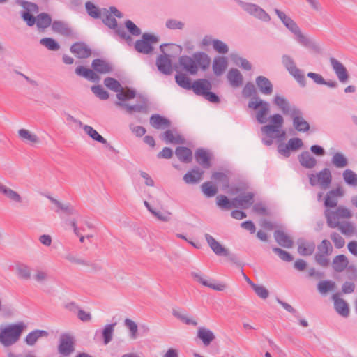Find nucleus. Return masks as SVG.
Returning a JSON list of instances; mask_svg holds the SVG:
<instances>
[{"mask_svg": "<svg viewBox=\"0 0 357 357\" xmlns=\"http://www.w3.org/2000/svg\"><path fill=\"white\" fill-rule=\"evenodd\" d=\"M273 251L276 255H278V256L282 260H283L284 261L289 262V261H291L293 260V259H294V257H292V255L290 253H289L288 252H287L285 250H282L281 248H273Z\"/></svg>", "mask_w": 357, "mask_h": 357, "instance_id": "63", "label": "nucleus"}, {"mask_svg": "<svg viewBox=\"0 0 357 357\" xmlns=\"http://www.w3.org/2000/svg\"><path fill=\"white\" fill-rule=\"evenodd\" d=\"M104 84L110 90L116 92L117 93L122 90V86L115 79L112 77H107L104 80Z\"/></svg>", "mask_w": 357, "mask_h": 357, "instance_id": "54", "label": "nucleus"}, {"mask_svg": "<svg viewBox=\"0 0 357 357\" xmlns=\"http://www.w3.org/2000/svg\"><path fill=\"white\" fill-rule=\"evenodd\" d=\"M255 82L262 94L271 95L273 93V84L267 77L261 75L258 76L256 77Z\"/></svg>", "mask_w": 357, "mask_h": 357, "instance_id": "19", "label": "nucleus"}, {"mask_svg": "<svg viewBox=\"0 0 357 357\" xmlns=\"http://www.w3.org/2000/svg\"><path fill=\"white\" fill-rule=\"evenodd\" d=\"M330 237L336 248L340 249L344 246L345 241L339 234L333 232Z\"/></svg>", "mask_w": 357, "mask_h": 357, "instance_id": "64", "label": "nucleus"}, {"mask_svg": "<svg viewBox=\"0 0 357 357\" xmlns=\"http://www.w3.org/2000/svg\"><path fill=\"white\" fill-rule=\"evenodd\" d=\"M26 328V325L23 321L15 324H10L0 328V343L6 347H10L17 343Z\"/></svg>", "mask_w": 357, "mask_h": 357, "instance_id": "2", "label": "nucleus"}, {"mask_svg": "<svg viewBox=\"0 0 357 357\" xmlns=\"http://www.w3.org/2000/svg\"><path fill=\"white\" fill-rule=\"evenodd\" d=\"M214 50L219 54H227L229 52L228 45L220 40H215L213 46Z\"/></svg>", "mask_w": 357, "mask_h": 357, "instance_id": "62", "label": "nucleus"}, {"mask_svg": "<svg viewBox=\"0 0 357 357\" xmlns=\"http://www.w3.org/2000/svg\"><path fill=\"white\" fill-rule=\"evenodd\" d=\"M337 228H338L342 234L347 236H352L355 231L354 225L348 221L341 222Z\"/></svg>", "mask_w": 357, "mask_h": 357, "instance_id": "46", "label": "nucleus"}, {"mask_svg": "<svg viewBox=\"0 0 357 357\" xmlns=\"http://www.w3.org/2000/svg\"><path fill=\"white\" fill-rule=\"evenodd\" d=\"M331 162L337 168H344L348 165L347 158L341 153H335Z\"/></svg>", "mask_w": 357, "mask_h": 357, "instance_id": "44", "label": "nucleus"}, {"mask_svg": "<svg viewBox=\"0 0 357 357\" xmlns=\"http://www.w3.org/2000/svg\"><path fill=\"white\" fill-rule=\"evenodd\" d=\"M135 96H136L135 91L130 89H127L125 90L122 87V90L120 91L116 94V98L119 100V102H123L126 100L133 99L135 97Z\"/></svg>", "mask_w": 357, "mask_h": 357, "instance_id": "50", "label": "nucleus"}, {"mask_svg": "<svg viewBox=\"0 0 357 357\" xmlns=\"http://www.w3.org/2000/svg\"><path fill=\"white\" fill-rule=\"evenodd\" d=\"M0 193L6 196L8 199H10L12 202L18 204H21L22 202V197L17 192L4 185L1 183H0Z\"/></svg>", "mask_w": 357, "mask_h": 357, "instance_id": "26", "label": "nucleus"}, {"mask_svg": "<svg viewBox=\"0 0 357 357\" xmlns=\"http://www.w3.org/2000/svg\"><path fill=\"white\" fill-rule=\"evenodd\" d=\"M197 337L205 347H208L215 339L213 332L205 327H199L197 330Z\"/></svg>", "mask_w": 357, "mask_h": 357, "instance_id": "20", "label": "nucleus"}, {"mask_svg": "<svg viewBox=\"0 0 357 357\" xmlns=\"http://www.w3.org/2000/svg\"><path fill=\"white\" fill-rule=\"evenodd\" d=\"M16 273L19 278L24 280H29L31 278V268L23 264L16 266Z\"/></svg>", "mask_w": 357, "mask_h": 357, "instance_id": "51", "label": "nucleus"}, {"mask_svg": "<svg viewBox=\"0 0 357 357\" xmlns=\"http://www.w3.org/2000/svg\"><path fill=\"white\" fill-rule=\"evenodd\" d=\"M18 135L22 140L26 143L38 144L40 142L39 138L36 135L26 129H20L18 130Z\"/></svg>", "mask_w": 357, "mask_h": 357, "instance_id": "38", "label": "nucleus"}, {"mask_svg": "<svg viewBox=\"0 0 357 357\" xmlns=\"http://www.w3.org/2000/svg\"><path fill=\"white\" fill-rule=\"evenodd\" d=\"M201 188L203 193L208 197H212L218 192L217 188L209 181L202 183Z\"/></svg>", "mask_w": 357, "mask_h": 357, "instance_id": "53", "label": "nucleus"}, {"mask_svg": "<svg viewBox=\"0 0 357 357\" xmlns=\"http://www.w3.org/2000/svg\"><path fill=\"white\" fill-rule=\"evenodd\" d=\"M176 82L184 89L191 90L192 84L190 79L184 73H178L175 76Z\"/></svg>", "mask_w": 357, "mask_h": 357, "instance_id": "43", "label": "nucleus"}, {"mask_svg": "<svg viewBox=\"0 0 357 357\" xmlns=\"http://www.w3.org/2000/svg\"><path fill=\"white\" fill-rule=\"evenodd\" d=\"M175 154L178 160L184 163H189L192 160V152L187 147H177L175 151Z\"/></svg>", "mask_w": 357, "mask_h": 357, "instance_id": "32", "label": "nucleus"}, {"mask_svg": "<svg viewBox=\"0 0 357 357\" xmlns=\"http://www.w3.org/2000/svg\"><path fill=\"white\" fill-rule=\"evenodd\" d=\"M83 130L84 132L91 137L93 140L97 141L100 143H102L105 145H108L107 141L101 136L96 130H94L91 126L88 125H84L83 127Z\"/></svg>", "mask_w": 357, "mask_h": 357, "instance_id": "42", "label": "nucleus"}, {"mask_svg": "<svg viewBox=\"0 0 357 357\" xmlns=\"http://www.w3.org/2000/svg\"><path fill=\"white\" fill-rule=\"evenodd\" d=\"M227 67V60L224 56H217L213 62V70L215 75H221Z\"/></svg>", "mask_w": 357, "mask_h": 357, "instance_id": "30", "label": "nucleus"}, {"mask_svg": "<svg viewBox=\"0 0 357 357\" xmlns=\"http://www.w3.org/2000/svg\"><path fill=\"white\" fill-rule=\"evenodd\" d=\"M298 160L301 165L307 169H312L317 165V160L308 151L303 152Z\"/></svg>", "mask_w": 357, "mask_h": 357, "instance_id": "35", "label": "nucleus"}, {"mask_svg": "<svg viewBox=\"0 0 357 357\" xmlns=\"http://www.w3.org/2000/svg\"><path fill=\"white\" fill-rule=\"evenodd\" d=\"M150 124L155 129H161L170 126V121L159 114H153L150 118Z\"/></svg>", "mask_w": 357, "mask_h": 357, "instance_id": "31", "label": "nucleus"}, {"mask_svg": "<svg viewBox=\"0 0 357 357\" xmlns=\"http://www.w3.org/2000/svg\"><path fill=\"white\" fill-rule=\"evenodd\" d=\"M211 178L222 183L223 186L227 188L229 186V178L223 172H215L212 174Z\"/></svg>", "mask_w": 357, "mask_h": 357, "instance_id": "61", "label": "nucleus"}, {"mask_svg": "<svg viewBox=\"0 0 357 357\" xmlns=\"http://www.w3.org/2000/svg\"><path fill=\"white\" fill-rule=\"evenodd\" d=\"M191 276L197 282L202 285L209 287L213 290L222 291L227 288V285L224 283H213L205 279L201 272L192 271Z\"/></svg>", "mask_w": 357, "mask_h": 357, "instance_id": "13", "label": "nucleus"}, {"mask_svg": "<svg viewBox=\"0 0 357 357\" xmlns=\"http://www.w3.org/2000/svg\"><path fill=\"white\" fill-rule=\"evenodd\" d=\"M204 173L203 170L195 167L183 176V181L188 184L198 183L202 180Z\"/></svg>", "mask_w": 357, "mask_h": 357, "instance_id": "23", "label": "nucleus"}, {"mask_svg": "<svg viewBox=\"0 0 357 357\" xmlns=\"http://www.w3.org/2000/svg\"><path fill=\"white\" fill-rule=\"evenodd\" d=\"M48 335V332L45 330H34L26 335L25 342L29 346H33L40 337H46Z\"/></svg>", "mask_w": 357, "mask_h": 357, "instance_id": "34", "label": "nucleus"}, {"mask_svg": "<svg viewBox=\"0 0 357 357\" xmlns=\"http://www.w3.org/2000/svg\"><path fill=\"white\" fill-rule=\"evenodd\" d=\"M212 88L211 83L206 79H199L192 83V89L198 96L204 95Z\"/></svg>", "mask_w": 357, "mask_h": 357, "instance_id": "17", "label": "nucleus"}, {"mask_svg": "<svg viewBox=\"0 0 357 357\" xmlns=\"http://www.w3.org/2000/svg\"><path fill=\"white\" fill-rule=\"evenodd\" d=\"M85 8L89 15L93 18H99L100 17V11L98 7H96L91 1H87L85 4Z\"/></svg>", "mask_w": 357, "mask_h": 357, "instance_id": "59", "label": "nucleus"}, {"mask_svg": "<svg viewBox=\"0 0 357 357\" xmlns=\"http://www.w3.org/2000/svg\"><path fill=\"white\" fill-rule=\"evenodd\" d=\"M91 66L96 72L101 74L108 73L112 70V66L106 61L100 59H94Z\"/></svg>", "mask_w": 357, "mask_h": 357, "instance_id": "28", "label": "nucleus"}, {"mask_svg": "<svg viewBox=\"0 0 357 357\" xmlns=\"http://www.w3.org/2000/svg\"><path fill=\"white\" fill-rule=\"evenodd\" d=\"M161 139L164 140L166 143L171 144H183L184 139L183 138L178 134H174V132L171 130H166L161 136Z\"/></svg>", "mask_w": 357, "mask_h": 357, "instance_id": "37", "label": "nucleus"}, {"mask_svg": "<svg viewBox=\"0 0 357 357\" xmlns=\"http://www.w3.org/2000/svg\"><path fill=\"white\" fill-rule=\"evenodd\" d=\"M317 178L319 185L323 189H326L329 187L332 181V176L331 171L328 168H324L317 174Z\"/></svg>", "mask_w": 357, "mask_h": 357, "instance_id": "29", "label": "nucleus"}, {"mask_svg": "<svg viewBox=\"0 0 357 357\" xmlns=\"http://www.w3.org/2000/svg\"><path fill=\"white\" fill-rule=\"evenodd\" d=\"M40 43L52 51H56L60 48L59 43L52 38H42Z\"/></svg>", "mask_w": 357, "mask_h": 357, "instance_id": "55", "label": "nucleus"}, {"mask_svg": "<svg viewBox=\"0 0 357 357\" xmlns=\"http://www.w3.org/2000/svg\"><path fill=\"white\" fill-rule=\"evenodd\" d=\"M329 61L339 81L342 83L347 82L349 75L344 66L334 57H331Z\"/></svg>", "mask_w": 357, "mask_h": 357, "instance_id": "12", "label": "nucleus"}, {"mask_svg": "<svg viewBox=\"0 0 357 357\" xmlns=\"http://www.w3.org/2000/svg\"><path fill=\"white\" fill-rule=\"evenodd\" d=\"M36 24L38 30L43 31L52 24V18L46 13H41L36 16Z\"/></svg>", "mask_w": 357, "mask_h": 357, "instance_id": "33", "label": "nucleus"}, {"mask_svg": "<svg viewBox=\"0 0 357 357\" xmlns=\"http://www.w3.org/2000/svg\"><path fill=\"white\" fill-rule=\"evenodd\" d=\"M172 314L181 320L182 322L188 324L196 326L197 325V322L190 318H189L185 314L178 312L177 310H173Z\"/></svg>", "mask_w": 357, "mask_h": 357, "instance_id": "56", "label": "nucleus"}, {"mask_svg": "<svg viewBox=\"0 0 357 357\" xmlns=\"http://www.w3.org/2000/svg\"><path fill=\"white\" fill-rule=\"evenodd\" d=\"M282 63L288 73L296 80L301 86L306 85V79L303 71L296 67L294 59L288 54L282 56Z\"/></svg>", "mask_w": 357, "mask_h": 357, "instance_id": "6", "label": "nucleus"}, {"mask_svg": "<svg viewBox=\"0 0 357 357\" xmlns=\"http://www.w3.org/2000/svg\"><path fill=\"white\" fill-rule=\"evenodd\" d=\"M231 59L236 65L239 66L243 69L246 70H251L252 65L247 59L237 55H231Z\"/></svg>", "mask_w": 357, "mask_h": 357, "instance_id": "57", "label": "nucleus"}, {"mask_svg": "<svg viewBox=\"0 0 357 357\" xmlns=\"http://www.w3.org/2000/svg\"><path fill=\"white\" fill-rule=\"evenodd\" d=\"M315 249V244L313 242H300L298 247V252L301 255H311Z\"/></svg>", "mask_w": 357, "mask_h": 357, "instance_id": "41", "label": "nucleus"}, {"mask_svg": "<svg viewBox=\"0 0 357 357\" xmlns=\"http://www.w3.org/2000/svg\"><path fill=\"white\" fill-rule=\"evenodd\" d=\"M250 286L256 294L262 299H266L268 297L269 292L263 285H257L253 282H250Z\"/></svg>", "mask_w": 357, "mask_h": 357, "instance_id": "58", "label": "nucleus"}, {"mask_svg": "<svg viewBox=\"0 0 357 357\" xmlns=\"http://www.w3.org/2000/svg\"><path fill=\"white\" fill-rule=\"evenodd\" d=\"M294 128L298 132H307L310 130V124L303 118V112L297 108L290 116Z\"/></svg>", "mask_w": 357, "mask_h": 357, "instance_id": "11", "label": "nucleus"}, {"mask_svg": "<svg viewBox=\"0 0 357 357\" xmlns=\"http://www.w3.org/2000/svg\"><path fill=\"white\" fill-rule=\"evenodd\" d=\"M70 51L80 59L88 58L91 54V50L83 43H74L70 47Z\"/></svg>", "mask_w": 357, "mask_h": 357, "instance_id": "22", "label": "nucleus"}, {"mask_svg": "<svg viewBox=\"0 0 357 357\" xmlns=\"http://www.w3.org/2000/svg\"><path fill=\"white\" fill-rule=\"evenodd\" d=\"M349 261L344 255H339L333 260V268L336 272H342L348 266Z\"/></svg>", "mask_w": 357, "mask_h": 357, "instance_id": "36", "label": "nucleus"}, {"mask_svg": "<svg viewBox=\"0 0 357 357\" xmlns=\"http://www.w3.org/2000/svg\"><path fill=\"white\" fill-rule=\"evenodd\" d=\"M217 205L223 210H229L234 207L233 199L230 201L225 195H220L216 197Z\"/></svg>", "mask_w": 357, "mask_h": 357, "instance_id": "48", "label": "nucleus"}, {"mask_svg": "<svg viewBox=\"0 0 357 357\" xmlns=\"http://www.w3.org/2000/svg\"><path fill=\"white\" fill-rule=\"evenodd\" d=\"M271 124L266 125L261 127V130L263 134L270 138H282L285 136V132L280 129L282 127L284 123L283 117L279 114H275L270 116Z\"/></svg>", "mask_w": 357, "mask_h": 357, "instance_id": "4", "label": "nucleus"}, {"mask_svg": "<svg viewBox=\"0 0 357 357\" xmlns=\"http://www.w3.org/2000/svg\"><path fill=\"white\" fill-rule=\"evenodd\" d=\"M58 350L61 354L69 356L74 351L73 337L67 334L62 335Z\"/></svg>", "mask_w": 357, "mask_h": 357, "instance_id": "15", "label": "nucleus"}, {"mask_svg": "<svg viewBox=\"0 0 357 357\" xmlns=\"http://www.w3.org/2000/svg\"><path fill=\"white\" fill-rule=\"evenodd\" d=\"M335 283L331 280H323L318 283L317 289L321 294H325L335 289Z\"/></svg>", "mask_w": 357, "mask_h": 357, "instance_id": "49", "label": "nucleus"}, {"mask_svg": "<svg viewBox=\"0 0 357 357\" xmlns=\"http://www.w3.org/2000/svg\"><path fill=\"white\" fill-rule=\"evenodd\" d=\"M124 325L130 331V337L132 340L137 339L138 331L137 324L130 319L126 318L124 321Z\"/></svg>", "mask_w": 357, "mask_h": 357, "instance_id": "52", "label": "nucleus"}, {"mask_svg": "<svg viewBox=\"0 0 357 357\" xmlns=\"http://www.w3.org/2000/svg\"><path fill=\"white\" fill-rule=\"evenodd\" d=\"M332 299L334 301V307L337 312L342 317H348L349 314V309L346 301L342 298H339L338 294H334L332 296Z\"/></svg>", "mask_w": 357, "mask_h": 357, "instance_id": "18", "label": "nucleus"}, {"mask_svg": "<svg viewBox=\"0 0 357 357\" xmlns=\"http://www.w3.org/2000/svg\"><path fill=\"white\" fill-rule=\"evenodd\" d=\"M205 238L211 249L218 256L227 257L228 261L232 264L240 266V261L238 256L234 253H231L229 250L224 248L219 242H218L211 235L205 234Z\"/></svg>", "mask_w": 357, "mask_h": 357, "instance_id": "5", "label": "nucleus"}, {"mask_svg": "<svg viewBox=\"0 0 357 357\" xmlns=\"http://www.w3.org/2000/svg\"><path fill=\"white\" fill-rule=\"evenodd\" d=\"M92 92L101 100H107L109 98V93L100 85L93 86L91 87Z\"/></svg>", "mask_w": 357, "mask_h": 357, "instance_id": "60", "label": "nucleus"}, {"mask_svg": "<svg viewBox=\"0 0 357 357\" xmlns=\"http://www.w3.org/2000/svg\"><path fill=\"white\" fill-rule=\"evenodd\" d=\"M116 324V323H114L105 326L102 332L105 344H107L112 341Z\"/></svg>", "mask_w": 357, "mask_h": 357, "instance_id": "47", "label": "nucleus"}, {"mask_svg": "<svg viewBox=\"0 0 357 357\" xmlns=\"http://www.w3.org/2000/svg\"><path fill=\"white\" fill-rule=\"evenodd\" d=\"M52 29L63 36H69L71 33L68 24L62 21L55 20L52 23Z\"/></svg>", "mask_w": 357, "mask_h": 357, "instance_id": "40", "label": "nucleus"}, {"mask_svg": "<svg viewBox=\"0 0 357 357\" xmlns=\"http://www.w3.org/2000/svg\"><path fill=\"white\" fill-rule=\"evenodd\" d=\"M196 162L204 169L211 167V158L209 153L203 149H198L195 153Z\"/></svg>", "mask_w": 357, "mask_h": 357, "instance_id": "21", "label": "nucleus"}, {"mask_svg": "<svg viewBox=\"0 0 357 357\" xmlns=\"http://www.w3.org/2000/svg\"><path fill=\"white\" fill-rule=\"evenodd\" d=\"M227 79L231 86L239 87L243 84V77L240 71L236 68H231L227 73Z\"/></svg>", "mask_w": 357, "mask_h": 357, "instance_id": "25", "label": "nucleus"}, {"mask_svg": "<svg viewBox=\"0 0 357 357\" xmlns=\"http://www.w3.org/2000/svg\"><path fill=\"white\" fill-rule=\"evenodd\" d=\"M159 39L157 36L145 33L142 35V39L135 42V49L139 53L144 54H151L153 51V44H156Z\"/></svg>", "mask_w": 357, "mask_h": 357, "instance_id": "8", "label": "nucleus"}, {"mask_svg": "<svg viewBox=\"0 0 357 357\" xmlns=\"http://www.w3.org/2000/svg\"><path fill=\"white\" fill-rule=\"evenodd\" d=\"M273 103L278 106L285 115L290 116L298 108L294 105H291L285 98L280 95L275 96Z\"/></svg>", "mask_w": 357, "mask_h": 357, "instance_id": "14", "label": "nucleus"}, {"mask_svg": "<svg viewBox=\"0 0 357 357\" xmlns=\"http://www.w3.org/2000/svg\"><path fill=\"white\" fill-rule=\"evenodd\" d=\"M165 46H167V44H162L160 46V51L164 54L157 57L156 66L161 73L169 75L172 73V66L169 56L165 53L164 47Z\"/></svg>", "mask_w": 357, "mask_h": 357, "instance_id": "10", "label": "nucleus"}, {"mask_svg": "<svg viewBox=\"0 0 357 357\" xmlns=\"http://www.w3.org/2000/svg\"><path fill=\"white\" fill-rule=\"evenodd\" d=\"M115 105L117 107L125 109L126 111L129 114H132V112H145L146 111V106L145 104H137L130 105L125 102H116Z\"/></svg>", "mask_w": 357, "mask_h": 357, "instance_id": "39", "label": "nucleus"}, {"mask_svg": "<svg viewBox=\"0 0 357 357\" xmlns=\"http://www.w3.org/2000/svg\"><path fill=\"white\" fill-rule=\"evenodd\" d=\"M342 176L345 183L351 186L357 185V174L351 169H347L342 173Z\"/></svg>", "mask_w": 357, "mask_h": 357, "instance_id": "45", "label": "nucleus"}, {"mask_svg": "<svg viewBox=\"0 0 357 357\" xmlns=\"http://www.w3.org/2000/svg\"><path fill=\"white\" fill-rule=\"evenodd\" d=\"M324 215L326 219L327 225L332 229L337 228L339 224L341 222L340 220L342 219L339 217L337 210L331 211L326 209L324 211Z\"/></svg>", "mask_w": 357, "mask_h": 357, "instance_id": "27", "label": "nucleus"}, {"mask_svg": "<svg viewBox=\"0 0 357 357\" xmlns=\"http://www.w3.org/2000/svg\"><path fill=\"white\" fill-rule=\"evenodd\" d=\"M274 238L276 242L282 247L290 248L293 246V240L283 231L276 230L274 232Z\"/></svg>", "mask_w": 357, "mask_h": 357, "instance_id": "24", "label": "nucleus"}, {"mask_svg": "<svg viewBox=\"0 0 357 357\" xmlns=\"http://www.w3.org/2000/svg\"><path fill=\"white\" fill-rule=\"evenodd\" d=\"M236 1L238 5L250 15H252L264 22L270 21L271 17L269 15L259 6L251 3H246L241 0H236Z\"/></svg>", "mask_w": 357, "mask_h": 357, "instance_id": "9", "label": "nucleus"}, {"mask_svg": "<svg viewBox=\"0 0 357 357\" xmlns=\"http://www.w3.org/2000/svg\"><path fill=\"white\" fill-rule=\"evenodd\" d=\"M233 204L235 208H242L247 209L251 206L254 202V194L252 192H248L241 195L233 199Z\"/></svg>", "mask_w": 357, "mask_h": 357, "instance_id": "16", "label": "nucleus"}, {"mask_svg": "<svg viewBox=\"0 0 357 357\" xmlns=\"http://www.w3.org/2000/svg\"><path fill=\"white\" fill-rule=\"evenodd\" d=\"M248 107L258 111L256 114V119L259 123L266 122V115L270 110V105L268 102L263 100L259 96H254L248 102Z\"/></svg>", "mask_w": 357, "mask_h": 357, "instance_id": "7", "label": "nucleus"}, {"mask_svg": "<svg viewBox=\"0 0 357 357\" xmlns=\"http://www.w3.org/2000/svg\"><path fill=\"white\" fill-rule=\"evenodd\" d=\"M180 67L190 75H196L200 68L203 71L208 69L211 64V58L205 52H197L192 56L183 55L178 59Z\"/></svg>", "mask_w": 357, "mask_h": 357, "instance_id": "1", "label": "nucleus"}, {"mask_svg": "<svg viewBox=\"0 0 357 357\" xmlns=\"http://www.w3.org/2000/svg\"><path fill=\"white\" fill-rule=\"evenodd\" d=\"M274 11L285 27L295 35L298 43L305 47L311 45V40L301 32L297 24L289 16L278 8Z\"/></svg>", "mask_w": 357, "mask_h": 357, "instance_id": "3", "label": "nucleus"}]
</instances>
